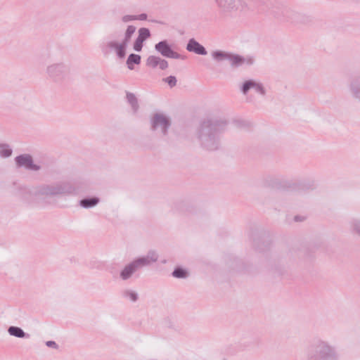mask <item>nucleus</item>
Returning <instances> with one entry per match:
<instances>
[{"label":"nucleus","instance_id":"obj_1","mask_svg":"<svg viewBox=\"0 0 360 360\" xmlns=\"http://www.w3.org/2000/svg\"><path fill=\"white\" fill-rule=\"evenodd\" d=\"M155 49L164 56L168 58L178 57V54L174 52L165 41H161L156 44Z\"/></svg>","mask_w":360,"mask_h":360},{"label":"nucleus","instance_id":"obj_2","mask_svg":"<svg viewBox=\"0 0 360 360\" xmlns=\"http://www.w3.org/2000/svg\"><path fill=\"white\" fill-rule=\"evenodd\" d=\"M16 162L18 166H24L31 169H38L39 167L32 164V158L30 155H20L16 158Z\"/></svg>","mask_w":360,"mask_h":360},{"label":"nucleus","instance_id":"obj_3","mask_svg":"<svg viewBox=\"0 0 360 360\" xmlns=\"http://www.w3.org/2000/svg\"><path fill=\"white\" fill-rule=\"evenodd\" d=\"M187 49L190 51H194L198 54H205L206 51L203 46L199 44L198 42L191 40L187 46Z\"/></svg>","mask_w":360,"mask_h":360},{"label":"nucleus","instance_id":"obj_4","mask_svg":"<svg viewBox=\"0 0 360 360\" xmlns=\"http://www.w3.org/2000/svg\"><path fill=\"white\" fill-rule=\"evenodd\" d=\"M250 88H254L257 92H259L261 94H264V90L262 87L257 83L253 82V81H248L245 82L243 86V92L244 94H246V92L250 89Z\"/></svg>","mask_w":360,"mask_h":360},{"label":"nucleus","instance_id":"obj_5","mask_svg":"<svg viewBox=\"0 0 360 360\" xmlns=\"http://www.w3.org/2000/svg\"><path fill=\"white\" fill-rule=\"evenodd\" d=\"M143 262V260H139L134 263L126 266L121 273V276L123 279H126L129 277L131 273L135 270L136 266Z\"/></svg>","mask_w":360,"mask_h":360},{"label":"nucleus","instance_id":"obj_6","mask_svg":"<svg viewBox=\"0 0 360 360\" xmlns=\"http://www.w3.org/2000/svg\"><path fill=\"white\" fill-rule=\"evenodd\" d=\"M141 60V57L139 55L131 54L127 60V65L129 69L132 70L134 68L133 64H139Z\"/></svg>","mask_w":360,"mask_h":360},{"label":"nucleus","instance_id":"obj_7","mask_svg":"<svg viewBox=\"0 0 360 360\" xmlns=\"http://www.w3.org/2000/svg\"><path fill=\"white\" fill-rule=\"evenodd\" d=\"M8 332L11 335H14L19 338H22L25 335L24 332L20 328L18 327H10V328L8 329Z\"/></svg>","mask_w":360,"mask_h":360},{"label":"nucleus","instance_id":"obj_8","mask_svg":"<svg viewBox=\"0 0 360 360\" xmlns=\"http://www.w3.org/2000/svg\"><path fill=\"white\" fill-rule=\"evenodd\" d=\"M154 125L162 124L164 127L167 125V121L163 115H157L154 117L153 120Z\"/></svg>","mask_w":360,"mask_h":360},{"label":"nucleus","instance_id":"obj_9","mask_svg":"<svg viewBox=\"0 0 360 360\" xmlns=\"http://www.w3.org/2000/svg\"><path fill=\"white\" fill-rule=\"evenodd\" d=\"M160 58L156 56H150L147 60L148 65L155 68L158 65L159 62L160 61Z\"/></svg>","mask_w":360,"mask_h":360},{"label":"nucleus","instance_id":"obj_10","mask_svg":"<svg viewBox=\"0 0 360 360\" xmlns=\"http://www.w3.org/2000/svg\"><path fill=\"white\" fill-rule=\"evenodd\" d=\"M139 32V35L137 39H141L142 41H144L145 39H146L148 37H150V32L146 28L140 29Z\"/></svg>","mask_w":360,"mask_h":360},{"label":"nucleus","instance_id":"obj_11","mask_svg":"<svg viewBox=\"0 0 360 360\" xmlns=\"http://www.w3.org/2000/svg\"><path fill=\"white\" fill-rule=\"evenodd\" d=\"M98 202V199L93 198L91 200H83L81 202L82 205L84 207H90L95 205Z\"/></svg>","mask_w":360,"mask_h":360},{"label":"nucleus","instance_id":"obj_12","mask_svg":"<svg viewBox=\"0 0 360 360\" xmlns=\"http://www.w3.org/2000/svg\"><path fill=\"white\" fill-rule=\"evenodd\" d=\"M186 271L182 269H176L173 272V276L176 278L186 277Z\"/></svg>","mask_w":360,"mask_h":360},{"label":"nucleus","instance_id":"obj_13","mask_svg":"<svg viewBox=\"0 0 360 360\" xmlns=\"http://www.w3.org/2000/svg\"><path fill=\"white\" fill-rule=\"evenodd\" d=\"M229 58H230L233 65H238L243 62L242 58L238 56H229Z\"/></svg>","mask_w":360,"mask_h":360},{"label":"nucleus","instance_id":"obj_14","mask_svg":"<svg viewBox=\"0 0 360 360\" xmlns=\"http://www.w3.org/2000/svg\"><path fill=\"white\" fill-rule=\"evenodd\" d=\"M124 49L125 44H122L116 47L117 53L120 57H123L125 55Z\"/></svg>","mask_w":360,"mask_h":360},{"label":"nucleus","instance_id":"obj_15","mask_svg":"<svg viewBox=\"0 0 360 360\" xmlns=\"http://www.w3.org/2000/svg\"><path fill=\"white\" fill-rule=\"evenodd\" d=\"M143 42V41L137 39L134 44V49L137 51H141L142 49Z\"/></svg>","mask_w":360,"mask_h":360},{"label":"nucleus","instance_id":"obj_16","mask_svg":"<svg viewBox=\"0 0 360 360\" xmlns=\"http://www.w3.org/2000/svg\"><path fill=\"white\" fill-rule=\"evenodd\" d=\"M166 82L170 86H174L176 83V79L174 77H169L166 79Z\"/></svg>","mask_w":360,"mask_h":360},{"label":"nucleus","instance_id":"obj_17","mask_svg":"<svg viewBox=\"0 0 360 360\" xmlns=\"http://www.w3.org/2000/svg\"><path fill=\"white\" fill-rule=\"evenodd\" d=\"M1 155L3 157H8L11 155V150L10 148H4L1 150Z\"/></svg>","mask_w":360,"mask_h":360},{"label":"nucleus","instance_id":"obj_18","mask_svg":"<svg viewBox=\"0 0 360 360\" xmlns=\"http://www.w3.org/2000/svg\"><path fill=\"white\" fill-rule=\"evenodd\" d=\"M213 56L215 58H217V59H220V58H226L228 57L229 56L226 55V54H224L221 52H214L213 53Z\"/></svg>","mask_w":360,"mask_h":360},{"label":"nucleus","instance_id":"obj_19","mask_svg":"<svg viewBox=\"0 0 360 360\" xmlns=\"http://www.w3.org/2000/svg\"><path fill=\"white\" fill-rule=\"evenodd\" d=\"M135 31V28L134 27H129L127 30V32H126V34H127V37H130L131 35Z\"/></svg>","mask_w":360,"mask_h":360},{"label":"nucleus","instance_id":"obj_20","mask_svg":"<svg viewBox=\"0 0 360 360\" xmlns=\"http://www.w3.org/2000/svg\"><path fill=\"white\" fill-rule=\"evenodd\" d=\"M158 65L161 69H165L167 67V61L161 59L158 63Z\"/></svg>","mask_w":360,"mask_h":360},{"label":"nucleus","instance_id":"obj_21","mask_svg":"<svg viewBox=\"0 0 360 360\" xmlns=\"http://www.w3.org/2000/svg\"><path fill=\"white\" fill-rule=\"evenodd\" d=\"M46 345H47L48 346L51 347V346H54V345H56V343H55L54 342H52V341H49V342H46Z\"/></svg>","mask_w":360,"mask_h":360},{"label":"nucleus","instance_id":"obj_22","mask_svg":"<svg viewBox=\"0 0 360 360\" xmlns=\"http://www.w3.org/2000/svg\"><path fill=\"white\" fill-rule=\"evenodd\" d=\"M130 297H131V299L134 301L136 300V297L134 293L130 294Z\"/></svg>","mask_w":360,"mask_h":360}]
</instances>
